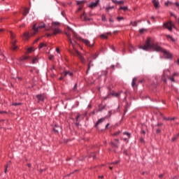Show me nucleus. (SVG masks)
Segmentation results:
<instances>
[{
  "label": "nucleus",
  "mask_w": 179,
  "mask_h": 179,
  "mask_svg": "<svg viewBox=\"0 0 179 179\" xmlns=\"http://www.w3.org/2000/svg\"><path fill=\"white\" fill-rule=\"evenodd\" d=\"M38 61V57L34 58L32 62L33 64H36Z\"/></svg>",
  "instance_id": "obj_42"
},
{
  "label": "nucleus",
  "mask_w": 179,
  "mask_h": 179,
  "mask_svg": "<svg viewBox=\"0 0 179 179\" xmlns=\"http://www.w3.org/2000/svg\"><path fill=\"white\" fill-rule=\"evenodd\" d=\"M111 50H113V51H115V48H114V46H110Z\"/></svg>",
  "instance_id": "obj_59"
},
{
  "label": "nucleus",
  "mask_w": 179,
  "mask_h": 179,
  "mask_svg": "<svg viewBox=\"0 0 179 179\" xmlns=\"http://www.w3.org/2000/svg\"><path fill=\"white\" fill-rule=\"evenodd\" d=\"M173 78H176V76H179V73H174L173 75H172Z\"/></svg>",
  "instance_id": "obj_47"
},
{
  "label": "nucleus",
  "mask_w": 179,
  "mask_h": 179,
  "mask_svg": "<svg viewBox=\"0 0 179 179\" xmlns=\"http://www.w3.org/2000/svg\"><path fill=\"white\" fill-rule=\"evenodd\" d=\"M108 114H109V117H111L112 111H111V110H109V111H108Z\"/></svg>",
  "instance_id": "obj_62"
},
{
  "label": "nucleus",
  "mask_w": 179,
  "mask_h": 179,
  "mask_svg": "<svg viewBox=\"0 0 179 179\" xmlns=\"http://www.w3.org/2000/svg\"><path fill=\"white\" fill-rule=\"evenodd\" d=\"M97 57H99V55H97V53H95V54L93 55V59H96V58H97Z\"/></svg>",
  "instance_id": "obj_50"
},
{
  "label": "nucleus",
  "mask_w": 179,
  "mask_h": 179,
  "mask_svg": "<svg viewBox=\"0 0 179 179\" xmlns=\"http://www.w3.org/2000/svg\"><path fill=\"white\" fill-rule=\"evenodd\" d=\"M164 120H165V121H174L176 120V117H164Z\"/></svg>",
  "instance_id": "obj_23"
},
{
  "label": "nucleus",
  "mask_w": 179,
  "mask_h": 179,
  "mask_svg": "<svg viewBox=\"0 0 179 179\" xmlns=\"http://www.w3.org/2000/svg\"><path fill=\"white\" fill-rule=\"evenodd\" d=\"M36 99H38V101H44L45 99H47V94H39L36 96Z\"/></svg>",
  "instance_id": "obj_9"
},
{
  "label": "nucleus",
  "mask_w": 179,
  "mask_h": 179,
  "mask_svg": "<svg viewBox=\"0 0 179 179\" xmlns=\"http://www.w3.org/2000/svg\"><path fill=\"white\" fill-rule=\"evenodd\" d=\"M136 78H134L131 82V86L132 87H135L136 86Z\"/></svg>",
  "instance_id": "obj_19"
},
{
  "label": "nucleus",
  "mask_w": 179,
  "mask_h": 179,
  "mask_svg": "<svg viewBox=\"0 0 179 179\" xmlns=\"http://www.w3.org/2000/svg\"><path fill=\"white\" fill-rule=\"evenodd\" d=\"M131 24H132L134 27H136V26H138V23L136 21H134V22H131Z\"/></svg>",
  "instance_id": "obj_40"
},
{
  "label": "nucleus",
  "mask_w": 179,
  "mask_h": 179,
  "mask_svg": "<svg viewBox=\"0 0 179 179\" xmlns=\"http://www.w3.org/2000/svg\"><path fill=\"white\" fill-rule=\"evenodd\" d=\"M44 27H45V24L43 22H40L38 27L37 24H34L31 31V35L36 36V34L38 33V30H40V29H44Z\"/></svg>",
  "instance_id": "obj_3"
},
{
  "label": "nucleus",
  "mask_w": 179,
  "mask_h": 179,
  "mask_svg": "<svg viewBox=\"0 0 179 179\" xmlns=\"http://www.w3.org/2000/svg\"><path fill=\"white\" fill-rule=\"evenodd\" d=\"M13 106H20V103H13Z\"/></svg>",
  "instance_id": "obj_53"
},
{
  "label": "nucleus",
  "mask_w": 179,
  "mask_h": 179,
  "mask_svg": "<svg viewBox=\"0 0 179 179\" xmlns=\"http://www.w3.org/2000/svg\"><path fill=\"white\" fill-rule=\"evenodd\" d=\"M124 3V1L121 0V1H117V5H122Z\"/></svg>",
  "instance_id": "obj_46"
},
{
  "label": "nucleus",
  "mask_w": 179,
  "mask_h": 179,
  "mask_svg": "<svg viewBox=\"0 0 179 179\" xmlns=\"http://www.w3.org/2000/svg\"><path fill=\"white\" fill-rule=\"evenodd\" d=\"M118 163H120V161L113 162L110 164H118Z\"/></svg>",
  "instance_id": "obj_52"
},
{
  "label": "nucleus",
  "mask_w": 179,
  "mask_h": 179,
  "mask_svg": "<svg viewBox=\"0 0 179 179\" xmlns=\"http://www.w3.org/2000/svg\"><path fill=\"white\" fill-rule=\"evenodd\" d=\"M33 48H28L27 50V52L28 53V54H30V52H33Z\"/></svg>",
  "instance_id": "obj_35"
},
{
  "label": "nucleus",
  "mask_w": 179,
  "mask_h": 179,
  "mask_svg": "<svg viewBox=\"0 0 179 179\" xmlns=\"http://www.w3.org/2000/svg\"><path fill=\"white\" fill-rule=\"evenodd\" d=\"M120 134H121V131H117L113 134V136H118V135H120Z\"/></svg>",
  "instance_id": "obj_29"
},
{
  "label": "nucleus",
  "mask_w": 179,
  "mask_h": 179,
  "mask_svg": "<svg viewBox=\"0 0 179 179\" xmlns=\"http://www.w3.org/2000/svg\"><path fill=\"white\" fill-rule=\"evenodd\" d=\"M100 37L101 38H104V40H107V38H108V36L106 34H101Z\"/></svg>",
  "instance_id": "obj_28"
},
{
  "label": "nucleus",
  "mask_w": 179,
  "mask_h": 179,
  "mask_svg": "<svg viewBox=\"0 0 179 179\" xmlns=\"http://www.w3.org/2000/svg\"><path fill=\"white\" fill-rule=\"evenodd\" d=\"M171 16H173L175 19H177V15H174L173 13H170Z\"/></svg>",
  "instance_id": "obj_51"
},
{
  "label": "nucleus",
  "mask_w": 179,
  "mask_h": 179,
  "mask_svg": "<svg viewBox=\"0 0 179 179\" xmlns=\"http://www.w3.org/2000/svg\"><path fill=\"white\" fill-rule=\"evenodd\" d=\"M101 20L102 22H107V18L106 17V15H101Z\"/></svg>",
  "instance_id": "obj_32"
},
{
  "label": "nucleus",
  "mask_w": 179,
  "mask_h": 179,
  "mask_svg": "<svg viewBox=\"0 0 179 179\" xmlns=\"http://www.w3.org/2000/svg\"><path fill=\"white\" fill-rule=\"evenodd\" d=\"M57 128H59V127L55 126V127L53 128V131L55 132V134H58V129Z\"/></svg>",
  "instance_id": "obj_36"
},
{
  "label": "nucleus",
  "mask_w": 179,
  "mask_h": 179,
  "mask_svg": "<svg viewBox=\"0 0 179 179\" xmlns=\"http://www.w3.org/2000/svg\"><path fill=\"white\" fill-rule=\"evenodd\" d=\"M90 157H92V159H96V154L94 153L91 154Z\"/></svg>",
  "instance_id": "obj_48"
},
{
  "label": "nucleus",
  "mask_w": 179,
  "mask_h": 179,
  "mask_svg": "<svg viewBox=\"0 0 179 179\" xmlns=\"http://www.w3.org/2000/svg\"><path fill=\"white\" fill-rule=\"evenodd\" d=\"M177 139H178V136L176 134V136H174L172 138L171 141H172V142H176V141H177Z\"/></svg>",
  "instance_id": "obj_31"
},
{
  "label": "nucleus",
  "mask_w": 179,
  "mask_h": 179,
  "mask_svg": "<svg viewBox=\"0 0 179 179\" xmlns=\"http://www.w3.org/2000/svg\"><path fill=\"white\" fill-rule=\"evenodd\" d=\"M117 22H121V20H124V17H117Z\"/></svg>",
  "instance_id": "obj_41"
},
{
  "label": "nucleus",
  "mask_w": 179,
  "mask_h": 179,
  "mask_svg": "<svg viewBox=\"0 0 179 179\" xmlns=\"http://www.w3.org/2000/svg\"><path fill=\"white\" fill-rule=\"evenodd\" d=\"M80 118V114H78L77 115V117H76V122H78V121H79V119Z\"/></svg>",
  "instance_id": "obj_44"
},
{
  "label": "nucleus",
  "mask_w": 179,
  "mask_h": 179,
  "mask_svg": "<svg viewBox=\"0 0 179 179\" xmlns=\"http://www.w3.org/2000/svg\"><path fill=\"white\" fill-rule=\"evenodd\" d=\"M169 5H174V3H172L171 1L165 2V6H169Z\"/></svg>",
  "instance_id": "obj_34"
},
{
  "label": "nucleus",
  "mask_w": 179,
  "mask_h": 179,
  "mask_svg": "<svg viewBox=\"0 0 179 179\" xmlns=\"http://www.w3.org/2000/svg\"><path fill=\"white\" fill-rule=\"evenodd\" d=\"M121 94V92L118 93H113L112 96H115V97H118V96H120Z\"/></svg>",
  "instance_id": "obj_38"
},
{
  "label": "nucleus",
  "mask_w": 179,
  "mask_h": 179,
  "mask_svg": "<svg viewBox=\"0 0 179 179\" xmlns=\"http://www.w3.org/2000/svg\"><path fill=\"white\" fill-rule=\"evenodd\" d=\"M166 38L171 40V41H175L174 38H172V36L170 35H166Z\"/></svg>",
  "instance_id": "obj_26"
},
{
  "label": "nucleus",
  "mask_w": 179,
  "mask_h": 179,
  "mask_svg": "<svg viewBox=\"0 0 179 179\" xmlns=\"http://www.w3.org/2000/svg\"><path fill=\"white\" fill-rule=\"evenodd\" d=\"M119 10H124L125 12L126 10H128V7H127V6L120 7L119 8Z\"/></svg>",
  "instance_id": "obj_25"
},
{
  "label": "nucleus",
  "mask_w": 179,
  "mask_h": 179,
  "mask_svg": "<svg viewBox=\"0 0 179 179\" xmlns=\"http://www.w3.org/2000/svg\"><path fill=\"white\" fill-rule=\"evenodd\" d=\"M112 2H113V3H118V1H117V0H112Z\"/></svg>",
  "instance_id": "obj_58"
},
{
  "label": "nucleus",
  "mask_w": 179,
  "mask_h": 179,
  "mask_svg": "<svg viewBox=\"0 0 179 179\" xmlns=\"http://www.w3.org/2000/svg\"><path fill=\"white\" fill-rule=\"evenodd\" d=\"M91 66H93V64H92V60L90 61V63L88 64V68H87V70L86 71V73H89V71H90V67Z\"/></svg>",
  "instance_id": "obj_21"
},
{
  "label": "nucleus",
  "mask_w": 179,
  "mask_h": 179,
  "mask_svg": "<svg viewBox=\"0 0 179 179\" xmlns=\"http://www.w3.org/2000/svg\"><path fill=\"white\" fill-rule=\"evenodd\" d=\"M166 38L171 40V41H175L174 38H172V36L170 35H166Z\"/></svg>",
  "instance_id": "obj_27"
},
{
  "label": "nucleus",
  "mask_w": 179,
  "mask_h": 179,
  "mask_svg": "<svg viewBox=\"0 0 179 179\" xmlns=\"http://www.w3.org/2000/svg\"><path fill=\"white\" fill-rule=\"evenodd\" d=\"M73 34L74 39L71 40L72 41H75V40H80V41H82V43L85 44L87 47H93V43H90V41L79 37L78 34H76V33L73 32Z\"/></svg>",
  "instance_id": "obj_4"
},
{
  "label": "nucleus",
  "mask_w": 179,
  "mask_h": 179,
  "mask_svg": "<svg viewBox=\"0 0 179 179\" xmlns=\"http://www.w3.org/2000/svg\"><path fill=\"white\" fill-rule=\"evenodd\" d=\"M85 3V1H78L77 5H83Z\"/></svg>",
  "instance_id": "obj_39"
},
{
  "label": "nucleus",
  "mask_w": 179,
  "mask_h": 179,
  "mask_svg": "<svg viewBox=\"0 0 179 179\" xmlns=\"http://www.w3.org/2000/svg\"><path fill=\"white\" fill-rule=\"evenodd\" d=\"M10 40L12 43L11 48L12 50H13V51H15L17 50V46L16 45V43L17 42V41L15 40V37H16V36L14 35L13 32L12 31H10Z\"/></svg>",
  "instance_id": "obj_7"
},
{
  "label": "nucleus",
  "mask_w": 179,
  "mask_h": 179,
  "mask_svg": "<svg viewBox=\"0 0 179 179\" xmlns=\"http://www.w3.org/2000/svg\"><path fill=\"white\" fill-rule=\"evenodd\" d=\"M26 59H29L28 56H23L22 57L20 58V61H24Z\"/></svg>",
  "instance_id": "obj_33"
},
{
  "label": "nucleus",
  "mask_w": 179,
  "mask_h": 179,
  "mask_svg": "<svg viewBox=\"0 0 179 179\" xmlns=\"http://www.w3.org/2000/svg\"><path fill=\"white\" fill-rule=\"evenodd\" d=\"M8 166H10V163H8V164H6V167H5L4 173H6V171H8Z\"/></svg>",
  "instance_id": "obj_45"
},
{
  "label": "nucleus",
  "mask_w": 179,
  "mask_h": 179,
  "mask_svg": "<svg viewBox=\"0 0 179 179\" xmlns=\"http://www.w3.org/2000/svg\"><path fill=\"white\" fill-rule=\"evenodd\" d=\"M106 12H110V10H111V9H114V6H108V7H106Z\"/></svg>",
  "instance_id": "obj_24"
},
{
  "label": "nucleus",
  "mask_w": 179,
  "mask_h": 179,
  "mask_svg": "<svg viewBox=\"0 0 179 179\" xmlns=\"http://www.w3.org/2000/svg\"><path fill=\"white\" fill-rule=\"evenodd\" d=\"M22 15H23V16H27V15H29V8H25L22 13Z\"/></svg>",
  "instance_id": "obj_18"
},
{
  "label": "nucleus",
  "mask_w": 179,
  "mask_h": 179,
  "mask_svg": "<svg viewBox=\"0 0 179 179\" xmlns=\"http://www.w3.org/2000/svg\"><path fill=\"white\" fill-rule=\"evenodd\" d=\"M104 120H106L105 117H102V118L98 120V121L95 124V127H97V125H99V124H101V122H103V121H104Z\"/></svg>",
  "instance_id": "obj_15"
},
{
  "label": "nucleus",
  "mask_w": 179,
  "mask_h": 179,
  "mask_svg": "<svg viewBox=\"0 0 179 179\" xmlns=\"http://www.w3.org/2000/svg\"><path fill=\"white\" fill-rule=\"evenodd\" d=\"M123 141H124V142H128V141H128V138H123Z\"/></svg>",
  "instance_id": "obj_61"
},
{
  "label": "nucleus",
  "mask_w": 179,
  "mask_h": 179,
  "mask_svg": "<svg viewBox=\"0 0 179 179\" xmlns=\"http://www.w3.org/2000/svg\"><path fill=\"white\" fill-rule=\"evenodd\" d=\"M62 76H69V78H73V73L70 71H64L61 73Z\"/></svg>",
  "instance_id": "obj_10"
},
{
  "label": "nucleus",
  "mask_w": 179,
  "mask_h": 179,
  "mask_svg": "<svg viewBox=\"0 0 179 179\" xmlns=\"http://www.w3.org/2000/svg\"><path fill=\"white\" fill-rule=\"evenodd\" d=\"M39 40H40V38H36V39L34 41V43H36L38 42Z\"/></svg>",
  "instance_id": "obj_56"
},
{
  "label": "nucleus",
  "mask_w": 179,
  "mask_h": 179,
  "mask_svg": "<svg viewBox=\"0 0 179 179\" xmlns=\"http://www.w3.org/2000/svg\"><path fill=\"white\" fill-rule=\"evenodd\" d=\"M77 89H78V83H76V84L74 85L73 88V92L74 93H78Z\"/></svg>",
  "instance_id": "obj_22"
},
{
  "label": "nucleus",
  "mask_w": 179,
  "mask_h": 179,
  "mask_svg": "<svg viewBox=\"0 0 179 179\" xmlns=\"http://www.w3.org/2000/svg\"><path fill=\"white\" fill-rule=\"evenodd\" d=\"M0 114H8V112L6 111H0Z\"/></svg>",
  "instance_id": "obj_55"
},
{
  "label": "nucleus",
  "mask_w": 179,
  "mask_h": 179,
  "mask_svg": "<svg viewBox=\"0 0 179 179\" xmlns=\"http://www.w3.org/2000/svg\"><path fill=\"white\" fill-rule=\"evenodd\" d=\"M80 17H81L82 20H85V22H87V21L90 20V18H87V17H86V15H85V13H83V14L81 15Z\"/></svg>",
  "instance_id": "obj_14"
},
{
  "label": "nucleus",
  "mask_w": 179,
  "mask_h": 179,
  "mask_svg": "<svg viewBox=\"0 0 179 179\" xmlns=\"http://www.w3.org/2000/svg\"><path fill=\"white\" fill-rule=\"evenodd\" d=\"M123 135H126L128 137V139H129V138H131V134L129 132H124Z\"/></svg>",
  "instance_id": "obj_30"
},
{
  "label": "nucleus",
  "mask_w": 179,
  "mask_h": 179,
  "mask_svg": "<svg viewBox=\"0 0 179 179\" xmlns=\"http://www.w3.org/2000/svg\"><path fill=\"white\" fill-rule=\"evenodd\" d=\"M65 34H66V37L68 38V40H69L71 45H72L73 50H75V51L77 54V56L78 57L79 59L80 60V62H82V64H83L84 65L86 64V59H85V57H83V56H82L80 52H79L75 48V44H76V41H72V39L71 38V35L69 34V33L66 32Z\"/></svg>",
  "instance_id": "obj_2"
},
{
  "label": "nucleus",
  "mask_w": 179,
  "mask_h": 179,
  "mask_svg": "<svg viewBox=\"0 0 179 179\" xmlns=\"http://www.w3.org/2000/svg\"><path fill=\"white\" fill-rule=\"evenodd\" d=\"M164 27H165V29H168L169 31H171L173 30V27H174V24L172 23L171 21H169L168 22H164Z\"/></svg>",
  "instance_id": "obj_8"
},
{
  "label": "nucleus",
  "mask_w": 179,
  "mask_h": 179,
  "mask_svg": "<svg viewBox=\"0 0 179 179\" xmlns=\"http://www.w3.org/2000/svg\"><path fill=\"white\" fill-rule=\"evenodd\" d=\"M152 3H153L155 9H157V8H159V1L153 0Z\"/></svg>",
  "instance_id": "obj_13"
},
{
  "label": "nucleus",
  "mask_w": 179,
  "mask_h": 179,
  "mask_svg": "<svg viewBox=\"0 0 179 179\" xmlns=\"http://www.w3.org/2000/svg\"><path fill=\"white\" fill-rule=\"evenodd\" d=\"M173 179H179L178 176H175Z\"/></svg>",
  "instance_id": "obj_64"
},
{
  "label": "nucleus",
  "mask_w": 179,
  "mask_h": 179,
  "mask_svg": "<svg viewBox=\"0 0 179 179\" xmlns=\"http://www.w3.org/2000/svg\"><path fill=\"white\" fill-rule=\"evenodd\" d=\"M57 26H59V22H52V30L53 31V35L59 34L62 31Z\"/></svg>",
  "instance_id": "obj_6"
},
{
  "label": "nucleus",
  "mask_w": 179,
  "mask_h": 179,
  "mask_svg": "<svg viewBox=\"0 0 179 179\" xmlns=\"http://www.w3.org/2000/svg\"><path fill=\"white\" fill-rule=\"evenodd\" d=\"M138 48L140 50H143L144 51H149V50H154L158 52H163L165 58L168 59H171V55L170 52L163 49L157 43H155V38L152 37H148L145 40L144 45L142 46H139Z\"/></svg>",
  "instance_id": "obj_1"
},
{
  "label": "nucleus",
  "mask_w": 179,
  "mask_h": 179,
  "mask_svg": "<svg viewBox=\"0 0 179 179\" xmlns=\"http://www.w3.org/2000/svg\"><path fill=\"white\" fill-rule=\"evenodd\" d=\"M56 52L59 53V48H56Z\"/></svg>",
  "instance_id": "obj_63"
},
{
  "label": "nucleus",
  "mask_w": 179,
  "mask_h": 179,
  "mask_svg": "<svg viewBox=\"0 0 179 179\" xmlns=\"http://www.w3.org/2000/svg\"><path fill=\"white\" fill-rule=\"evenodd\" d=\"M109 22L110 23H114V20L113 19V17H109Z\"/></svg>",
  "instance_id": "obj_49"
},
{
  "label": "nucleus",
  "mask_w": 179,
  "mask_h": 179,
  "mask_svg": "<svg viewBox=\"0 0 179 179\" xmlns=\"http://www.w3.org/2000/svg\"><path fill=\"white\" fill-rule=\"evenodd\" d=\"M163 125V123H157V127H162Z\"/></svg>",
  "instance_id": "obj_57"
},
{
  "label": "nucleus",
  "mask_w": 179,
  "mask_h": 179,
  "mask_svg": "<svg viewBox=\"0 0 179 179\" xmlns=\"http://www.w3.org/2000/svg\"><path fill=\"white\" fill-rule=\"evenodd\" d=\"M162 132V130H160V129H157V130H156V133L157 134H160Z\"/></svg>",
  "instance_id": "obj_54"
},
{
  "label": "nucleus",
  "mask_w": 179,
  "mask_h": 179,
  "mask_svg": "<svg viewBox=\"0 0 179 179\" xmlns=\"http://www.w3.org/2000/svg\"><path fill=\"white\" fill-rule=\"evenodd\" d=\"M145 31H146V29H145L143 28L139 29L140 34H143V33H145Z\"/></svg>",
  "instance_id": "obj_37"
},
{
  "label": "nucleus",
  "mask_w": 179,
  "mask_h": 179,
  "mask_svg": "<svg viewBox=\"0 0 179 179\" xmlns=\"http://www.w3.org/2000/svg\"><path fill=\"white\" fill-rule=\"evenodd\" d=\"M23 36L26 40H29V38H30V34L29 32H25Z\"/></svg>",
  "instance_id": "obj_20"
},
{
  "label": "nucleus",
  "mask_w": 179,
  "mask_h": 179,
  "mask_svg": "<svg viewBox=\"0 0 179 179\" xmlns=\"http://www.w3.org/2000/svg\"><path fill=\"white\" fill-rule=\"evenodd\" d=\"M110 145L112 146V148H115L116 149H118L119 146H120V140L119 139H115L114 141H111L110 142Z\"/></svg>",
  "instance_id": "obj_11"
},
{
  "label": "nucleus",
  "mask_w": 179,
  "mask_h": 179,
  "mask_svg": "<svg viewBox=\"0 0 179 179\" xmlns=\"http://www.w3.org/2000/svg\"><path fill=\"white\" fill-rule=\"evenodd\" d=\"M106 108V106L99 105V108L97 110V113H100V111H103Z\"/></svg>",
  "instance_id": "obj_17"
},
{
  "label": "nucleus",
  "mask_w": 179,
  "mask_h": 179,
  "mask_svg": "<svg viewBox=\"0 0 179 179\" xmlns=\"http://www.w3.org/2000/svg\"><path fill=\"white\" fill-rule=\"evenodd\" d=\"M46 47H48L47 43H41L39 44L38 48L39 50H41V48H45Z\"/></svg>",
  "instance_id": "obj_16"
},
{
  "label": "nucleus",
  "mask_w": 179,
  "mask_h": 179,
  "mask_svg": "<svg viewBox=\"0 0 179 179\" xmlns=\"http://www.w3.org/2000/svg\"><path fill=\"white\" fill-rule=\"evenodd\" d=\"M175 6L177 8L178 10L179 11V3L178 2H176L174 3Z\"/></svg>",
  "instance_id": "obj_43"
},
{
  "label": "nucleus",
  "mask_w": 179,
  "mask_h": 179,
  "mask_svg": "<svg viewBox=\"0 0 179 179\" xmlns=\"http://www.w3.org/2000/svg\"><path fill=\"white\" fill-rule=\"evenodd\" d=\"M164 174H160V175L159 176V178H162L164 177Z\"/></svg>",
  "instance_id": "obj_60"
},
{
  "label": "nucleus",
  "mask_w": 179,
  "mask_h": 179,
  "mask_svg": "<svg viewBox=\"0 0 179 179\" xmlns=\"http://www.w3.org/2000/svg\"><path fill=\"white\" fill-rule=\"evenodd\" d=\"M167 72H169V70H165L163 73L162 79L164 82V83H167V79H169V80H171V82H176V80H174V77L172 76H169V74H167Z\"/></svg>",
  "instance_id": "obj_5"
},
{
  "label": "nucleus",
  "mask_w": 179,
  "mask_h": 179,
  "mask_svg": "<svg viewBox=\"0 0 179 179\" xmlns=\"http://www.w3.org/2000/svg\"><path fill=\"white\" fill-rule=\"evenodd\" d=\"M99 3H100V0H96L95 3L94 2L90 3L88 6L91 9H93V8L97 7V5H99Z\"/></svg>",
  "instance_id": "obj_12"
}]
</instances>
